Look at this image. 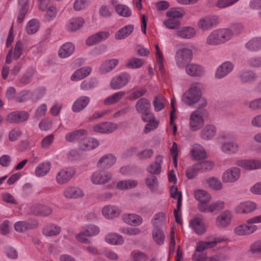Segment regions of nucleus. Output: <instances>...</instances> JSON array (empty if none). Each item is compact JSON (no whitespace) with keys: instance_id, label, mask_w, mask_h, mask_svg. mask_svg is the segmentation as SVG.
<instances>
[{"instance_id":"1","label":"nucleus","mask_w":261,"mask_h":261,"mask_svg":"<svg viewBox=\"0 0 261 261\" xmlns=\"http://www.w3.org/2000/svg\"><path fill=\"white\" fill-rule=\"evenodd\" d=\"M232 36L233 33L230 29L215 30L207 37L206 43L210 45H218L228 41Z\"/></svg>"},{"instance_id":"2","label":"nucleus","mask_w":261,"mask_h":261,"mask_svg":"<svg viewBox=\"0 0 261 261\" xmlns=\"http://www.w3.org/2000/svg\"><path fill=\"white\" fill-rule=\"evenodd\" d=\"M201 85L199 83L192 84L189 89L184 94L182 100L188 106L196 103L202 95Z\"/></svg>"},{"instance_id":"3","label":"nucleus","mask_w":261,"mask_h":261,"mask_svg":"<svg viewBox=\"0 0 261 261\" xmlns=\"http://www.w3.org/2000/svg\"><path fill=\"white\" fill-rule=\"evenodd\" d=\"M192 58V50L184 47L176 51L174 59L177 67L179 69H184L191 61Z\"/></svg>"},{"instance_id":"4","label":"nucleus","mask_w":261,"mask_h":261,"mask_svg":"<svg viewBox=\"0 0 261 261\" xmlns=\"http://www.w3.org/2000/svg\"><path fill=\"white\" fill-rule=\"evenodd\" d=\"M136 111L141 114L143 121L149 120L153 117V113L150 111L151 104L148 99L146 98H141L135 105Z\"/></svg>"},{"instance_id":"5","label":"nucleus","mask_w":261,"mask_h":261,"mask_svg":"<svg viewBox=\"0 0 261 261\" xmlns=\"http://www.w3.org/2000/svg\"><path fill=\"white\" fill-rule=\"evenodd\" d=\"M76 173L75 168L67 167L61 169L57 174L56 181L59 185H64L68 182Z\"/></svg>"},{"instance_id":"6","label":"nucleus","mask_w":261,"mask_h":261,"mask_svg":"<svg viewBox=\"0 0 261 261\" xmlns=\"http://www.w3.org/2000/svg\"><path fill=\"white\" fill-rule=\"evenodd\" d=\"M112 177V174L110 172L104 170H99L92 173L91 180L95 185H103L109 182Z\"/></svg>"},{"instance_id":"7","label":"nucleus","mask_w":261,"mask_h":261,"mask_svg":"<svg viewBox=\"0 0 261 261\" xmlns=\"http://www.w3.org/2000/svg\"><path fill=\"white\" fill-rule=\"evenodd\" d=\"M30 114L27 111H16L10 113L6 116V121L10 123L19 124L27 121Z\"/></svg>"},{"instance_id":"8","label":"nucleus","mask_w":261,"mask_h":261,"mask_svg":"<svg viewBox=\"0 0 261 261\" xmlns=\"http://www.w3.org/2000/svg\"><path fill=\"white\" fill-rule=\"evenodd\" d=\"M130 80V75L126 72L121 73L112 78L110 86L112 89H120L124 87Z\"/></svg>"},{"instance_id":"9","label":"nucleus","mask_w":261,"mask_h":261,"mask_svg":"<svg viewBox=\"0 0 261 261\" xmlns=\"http://www.w3.org/2000/svg\"><path fill=\"white\" fill-rule=\"evenodd\" d=\"M200 114V111L196 110L190 115L189 125L193 132L199 130L204 125V120Z\"/></svg>"},{"instance_id":"10","label":"nucleus","mask_w":261,"mask_h":261,"mask_svg":"<svg viewBox=\"0 0 261 261\" xmlns=\"http://www.w3.org/2000/svg\"><path fill=\"white\" fill-rule=\"evenodd\" d=\"M198 208L200 212L203 213H217L224 208V202L223 201L219 200L212 202L209 205L199 203Z\"/></svg>"},{"instance_id":"11","label":"nucleus","mask_w":261,"mask_h":261,"mask_svg":"<svg viewBox=\"0 0 261 261\" xmlns=\"http://www.w3.org/2000/svg\"><path fill=\"white\" fill-rule=\"evenodd\" d=\"M241 171L237 167H233L226 170L222 174V179L223 182H234L240 176Z\"/></svg>"},{"instance_id":"12","label":"nucleus","mask_w":261,"mask_h":261,"mask_svg":"<svg viewBox=\"0 0 261 261\" xmlns=\"http://www.w3.org/2000/svg\"><path fill=\"white\" fill-rule=\"evenodd\" d=\"M235 164L247 170H253L261 168V161L258 160H238Z\"/></svg>"},{"instance_id":"13","label":"nucleus","mask_w":261,"mask_h":261,"mask_svg":"<svg viewBox=\"0 0 261 261\" xmlns=\"http://www.w3.org/2000/svg\"><path fill=\"white\" fill-rule=\"evenodd\" d=\"M117 128V125L111 122L99 123L93 126V129L95 133L110 134Z\"/></svg>"},{"instance_id":"14","label":"nucleus","mask_w":261,"mask_h":261,"mask_svg":"<svg viewBox=\"0 0 261 261\" xmlns=\"http://www.w3.org/2000/svg\"><path fill=\"white\" fill-rule=\"evenodd\" d=\"M234 65L230 61H225L217 68L215 76L218 79H221L226 76L233 69Z\"/></svg>"},{"instance_id":"15","label":"nucleus","mask_w":261,"mask_h":261,"mask_svg":"<svg viewBox=\"0 0 261 261\" xmlns=\"http://www.w3.org/2000/svg\"><path fill=\"white\" fill-rule=\"evenodd\" d=\"M232 218L231 212L225 211L217 217L216 225L219 228H224L230 224Z\"/></svg>"},{"instance_id":"16","label":"nucleus","mask_w":261,"mask_h":261,"mask_svg":"<svg viewBox=\"0 0 261 261\" xmlns=\"http://www.w3.org/2000/svg\"><path fill=\"white\" fill-rule=\"evenodd\" d=\"M218 22V18L216 16H207L201 18L198 22V26L202 30L206 31L215 27Z\"/></svg>"},{"instance_id":"17","label":"nucleus","mask_w":261,"mask_h":261,"mask_svg":"<svg viewBox=\"0 0 261 261\" xmlns=\"http://www.w3.org/2000/svg\"><path fill=\"white\" fill-rule=\"evenodd\" d=\"M110 34L109 32L101 31L95 33L88 38L86 44L89 46H92L106 40Z\"/></svg>"},{"instance_id":"18","label":"nucleus","mask_w":261,"mask_h":261,"mask_svg":"<svg viewBox=\"0 0 261 261\" xmlns=\"http://www.w3.org/2000/svg\"><path fill=\"white\" fill-rule=\"evenodd\" d=\"M256 209V204L251 201H247L240 203L235 208V212L238 214H248Z\"/></svg>"},{"instance_id":"19","label":"nucleus","mask_w":261,"mask_h":261,"mask_svg":"<svg viewBox=\"0 0 261 261\" xmlns=\"http://www.w3.org/2000/svg\"><path fill=\"white\" fill-rule=\"evenodd\" d=\"M189 226L198 235L203 234L206 231L203 220L199 218L195 217L192 219L189 223Z\"/></svg>"},{"instance_id":"20","label":"nucleus","mask_w":261,"mask_h":261,"mask_svg":"<svg viewBox=\"0 0 261 261\" xmlns=\"http://www.w3.org/2000/svg\"><path fill=\"white\" fill-rule=\"evenodd\" d=\"M185 68L186 73L193 77L201 76L205 72L202 66L194 63L188 64Z\"/></svg>"},{"instance_id":"21","label":"nucleus","mask_w":261,"mask_h":261,"mask_svg":"<svg viewBox=\"0 0 261 261\" xmlns=\"http://www.w3.org/2000/svg\"><path fill=\"white\" fill-rule=\"evenodd\" d=\"M88 135V131L85 129H76L67 133L65 136V140L69 142L78 141L82 138Z\"/></svg>"},{"instance_id":"22","label":"nucleus","mask_w":261,"mask_h":261,"mask_svg":"<svg viewBox=\"0 0 261 261\" xmlns=\"http://www.w3.org/2000/svg\"><path fill=\"white\" fill-rule=\"evenodd\" d=\"M119 61L116 59L106 60L99 67L100 74H105L113 70L118 64Z\"/></svg>"},{"instance_id":"23","label":"nucleus","mask_w":261,"mask_h":261,"mask_svg":"<svg viewBox=\"0 0 261 261\" xmlns=\"http://www.w3.org/2000/svg\"><path fill=\"white\" fill-rule=\"evenodd\" d=\"M98 145V141L91 137L82 139L79 143V147L82 150H90L96 148Z\"/></svg>"},{"instance_id":"24","label":"nucleus","mask_w":261,"mask_h":261,"mask_svg":"<svg viewBox=\"0 0 261 261\" xmlns=\"http://www.w3.org/2000/svg\"><path fill=\"white\" fill-rule=\"evenodd\" d=\"M90 98L87 96L79 97L73 103L72 110L75 113H78L84 110L89 103Z\"/></svg>"},{"instance_id":"25","label":"nucleus","mask_w":261,"mask_h":261,"mask_svg":"<svg viewBox=\"0 0 261 261\" xmlns=\"http://www.w3.org/2000/svg\"><path fill=\"white\" fill-rule=\"evenodd\" d=\"M122 219L127 224L134 226H139L143 222L141 217L135 214H124Z\"/></svg>"},{"instance_id":"26","label":"nucleus","mask_w":261,"mask_h":261,"mask_svg":"<svg viewBox=\"0 0 261 261\" xmlns=\"http://www.w3.org/2000/svg\"><path fill=\"white\" fill-rule=\"evenodd\" d=\"M116 158L111 153H108L101 156L97 162V166L105 168H109L116 162Z\"/></svg>"},{"instance_id":"27","label":"nucleus","mask_w":261,"mask_h":261,"mask_svg":"<svg viewBox=\"0 0 261 261\" xmlns=\"http://www.w3.org/2000/svg\"><path fill=\"white\" fill-rule=\"evenodd\" d=\"M257 229V226L255 225H248L243 224L239 225L234 228V232L239 236H245L250 234Z\"/></svg>"},{"instance_id":"28","label":"nucleus","mask_w":261,"mask_h":261,"mask_svg":"<svg viewBox=\"0 0 261 261\" xmlns=\"http://www.w3.org/2000/svg\"><path fill=\"white\" fill-rule=\"evenodd\" d=\"M217 133V128L213 124L206 125L201 130L200 136L202 139L208 140L214 137Z\"/></svg>"},{"instance_id":"29","label":"nucleus","mask_w":261,"mask_h":261,"mask_svg":"<svg viewBox=\"0 0 261 261\" xmlns=\"http://www.w3.org/2000/svg\"><path fill=\"white\" fill-rule=\"evenodd\" d=\"M18 15L17 21L21 23L29 9V0H18Z\"/></svg>"},{"instance_id":"30","label":"nucleus","mask_w":261,"mask_h":261,"mask_svg":"<svg viewBox=\"0 0 261 261\" xmlns=\"http://www.w3.org/2000/svg\"><path fill=\"white\" fill-rule=\"evenodd\" d=\"M84 195L82 190L77 187H67L64 191V195L67 198H79L83 197Z\"/></svg>"},{"instance_id":"31","label":"nucleus","mask_w":261,"mask_h":261,"mask_svg":"<svg viewBox=\"0 0 261 261\" xmlns=\"http://www.w3.org/2000/svg\"><path fill=\"white\" fill-rule=\"evenodd\" d=\"M75 49L74 45L71 42L64 43L60 48L58 54L59 56L61 58H66L70 56Z\"/></svg>"},{"instance_id":"32","label":"nucleus","mask_w":261,"mask_h":261,"mask_svg":"<svg viewBox=\"0 0 261 261\" xmlns=\"http://www.w3.org/2000/svg\"><path fill=\"white\" fill-rule=\"evenodd\" d=\"M221 149L226 154H232L237 153L239 149V144L234 142H224L222 144Z\"/></svg>"},{"instance_id":"33","label":"nucleus","mask_w":261,"mask_h":261,"mask_svg":"<svg viewBox=\"0 0 261 261\" xmlns=\"http://www.w3.org/2000/svg\"><path fill=\"white\" fill-rule=\"evenodd\" d=\"M51 165L50 162L44 161L39 164L36 167L35 174L37 177H43L50 171Z\"/></svg>"},{"instance_id":"34","label":"nucleus","mask_w":261,"mask_h":261,"mask_svg":"<svg viewBox=\"0 0 261 261\" xmlns=\"http://www.w3.org/2000/svg\"><path fill=\"white\" fill-rule=\"evenodd\" d=\"M91 68L89 67H85L76 70L71 76L70 79L72 81H77L84 79L89 75L91 72Z\"/></svg>"},{"instance_id":"35","label":"nucleus","mask_w":261,"mask_h":261,"mask_svg":"<svg viewBox=\"0 0 261 261\" xmlns=\"http://www.w3.org/2000/svg\"><path fill=\"white\" fill-rule=\"evenodd\" d=\"M176 35L184 39H191L196 35L195 30L190 27H182L176 31Z\"/></svg>"},{"instance_id":"36","label":"nucleus","mask_w":261,"mask_h":261,"mask_svg":"<svg viewBox=\"0 0 261 261\" xmlns=\"http://www.w3.org/2000/svg\"><path fill=\"white\" fill-rule=\"evenodd\" d=\"M163 157L161 155H158L155 158V162L150 164L147 168V171L153 174H159L161 171V165Z\"/></svg>"},{"instance_id":"37","label":"nucleus","mask_w":261,"mask_h":261,"mask_svg":"<svg viewBox=\"0 0 261 261\" xmlns=\"http://www.w3.org/2000/svg\"><path fill=\"white\" fill-rule=\"evenodd\" d=\"M102 215L107 218H113L119 214V209L112 205L105 206L102 210Z\"/></svg>"},{"instance_id":"38","label":"nucleus","mask_w":261,"mask_h":261,"mask_svg":"<svg viewBox=\"0 0 261 261\" xmlns=\"http://www.w3.org/2000/svg\"><path fill=\"white\" fill-rule=\"evenodd\" d=\"M84 22V19L82 17L72 18L67 23V29L69 31H75L83 26Z\"/></svg>"},{"instance_id":"39","label":"nucleus","mask_w":261,"mask_h":261,"mask_svg":"<svg viewBox=\"0 0 261 261\" xmlns=\"http://www.w3.org/2000/svg\"><path fill=\"white\" fill-rule=\"evenodd\" d=\"M240 81L243 83H247L254 81L256 79V74L249 70H243L239 74Z\"/></svg>"},{"instance_id":"40","label":"nucleus","mask_w":261,"mask_h":261,"mask_svg":"<svg viewBox=\"0 0 261 261\" xmlns=\"http://www.w3.org/2000/svg\"><path fill=\"white\" fill-rule=\"evenodd\" d=\"M152 238L159 245H163L165 242V235L163 230L158 226H155L152 229Z\"/></svg>"},{"instance_id":"41","label":"nucleus","mask_w":261,"mask_h":261,"mask_svg":"<svg viewBox=\"0 0 261 261\" xmlns=\"http://www.w3.org/2000/svg\"><path fill=\"white\" fill-rule=\"evenodd\" d=\"M134 30V25L128 24L119 30L115 34V39L121 40L129 36Z\"/></svg>"},{"instance_id":"42","label":"nucleus","mask_w":261,"mask_h":261,"mask_svg":"<svg viewBox=\"0 0 261 261\" xmlns=\"http://www.w3.org/2000/svg\"><path fill=\"white\" fill-rule=\"evenodd\" d=\"M123 91H119L113 95L107 97L103 101V104L106 106L114 105L120 100L125 95Z\"/></svg>"},{"instance_id":"43","label":"nucleus","mask_w":261,"mask_h":261,"mask_svg":"<svg viewBox=\"0 0 261 261\" xmlns=\"http://www.w3.org/2000/svg\"><path fill=\"white\" fill-rule=\"evenodd\" d=\"M106 241L112 245H118L123 243V239L122 236L116 233H110L105 237Z\"/></svg>"},{"instance_id":"44","label":"nucleus","mask_w":261,"mask_h":261,"mask_svg":"<svg viewBox=\"0 0 261 261\" xmlns=\"http://www.w3.org/2000/svg\"><path fill=\"white\" fill-rule=\"evenodd\" d=\"M194 196L196 200L200 202L199 203L206 204L211 199V195L206 191L202 190H196L194 192Z\"/></svg>"},{"instance_id":"45","label":"nucleus","mask_w":261,"mask_h":261,"mask_svg":"<svg viewBox=\"0 0 261 261\" xmlns=\"http://www.w3.org/2000/svg\"><path fill=\"white\" fill-rule=\"evenodd\" d=\"M61 228L54 224L45 226L43 229V233L46 236H54L60 233Z\"/></svg>"},{"instance_id":"46","label":"nucleus","mask_w":261,"mask_h":261,"mask_svg":"<svg viewBox=\"0 0 261 261\" xmlns=\"http://www.w3.org/2000/svg\"><path fill=\"white\" fill-rule=\"evenodd\" d=\"M245 47L252 51L261 49V37L253 38L250 40L245 44Z\"/></svg>"},{"instance_id":"47","label":"nucleus","mask_w":261,"mask_h":261,"mask_svg":"<svg viewBox=\"0 0 261 261\" xmlns=\"http://www.w3.org/2000/svg\"><path fill=\"white\" fill-rule=\"evenodd\" d=\"M32 212L36 215H40L43 216H47L50 214L52 210L47 206L44 205H38L32 207Z\"/></svg>"},{"instance_id":"48","label":"nucleus","mask_w":261,"mask_h":261,"mask_svg":"<svg viewBox=\"0 0 261 261\" xmlns=\"http://www.w3.org/2000/svg\"><path fill=\"white\" fill-rule=\"evenodd\" d=\"M35 72L36 70L33 67H30L28 68L25 72L20 79L19 82L23 85H27L30 83Z\"/></svg>"},{"instance_id":"49","label":"nucleus","mask_w":261,"mask_h":261,"mask_svg":"<svg viewBox=\"0 0 261 261\" xmlns=\"http://www.w3.org/2000/svg\"><path fill=\"white\" fill-rule=\"evenodd\" d=\"M192 156L196 160H201L206 156V152L203 148L200 145L197 144L194 146L191 150Z\"/></svg>"},{"instance_id":"50","label":"nucleus","mask_w":261,"mask_h":261,"mask_svg":"<svg viewBox=\"0 0 261 261\" xmlns=\"http://www.w3.org/2000/svg\"><path fill=\"white\" fill-rule=\"evenodd\" d=\"M138 185V181L136 180H124L119 181L117 184V187L119 189L126 190L134 188Z\"/></svg>"},{"instance_id":"51","label":"nucleus","mask_w":261,"mask_h":261,"mask_svg":"<svg viewBox=\"0 0 261 261\" xmlns=\"http://www.w3.org/2000/svg\"><path fill=\"white\" fill-rule=\"evenodd\" d=\"M97 81L95 79H88L82 82L80 88L84 91H88L96 87Z\"/></svg>"},{"instance_id":"52","label":"nucleus","mask_w":261,"mask_h":261,"mask_svg":"<svg viewBox=\"0 0 261 261\" xmlns=\"http://www.w3.org/2000/svg\"><path fill=\"white\" fill-rule=\"evenodd\" d=\"M47 110V106L45 103L40 105L35 110L33 116L34 119L37 121H39L42 117L45 116Z\"/></svg>"},{"instance_id":"53","label":"nucleus","mask_w":261,"mask_h":261,"mask_svg":"<svg viewBox=\"0 0 261 261\" xmlns=\"http://www.w3.org/2000/svg\"><path fill=\"white\" fill-rule=\"evenodd\" d=\"M117 14L122 17H127L131 15L132 11L129 7L124 5H117L115 7Z\"/></svg>"},{"instance_id":"54","label":"nucleus","mask_w":261,"mask_h":261,"mask_svg":"<svg viewBox=\"0 0 261 261\" xmlns=\"http://www.w3.org/2000/svg\"><path fill=\"white\" fill-rule=\"evenodd\" d=\"M46 90L44 88L39 87L34 90L31 93L30 99L33 102H37L41 99L45 94Z\"/></svg>"},{"instance_id":"55","label":"nucleus","mask_w":261,"mask_h":261,"mask_svg":"<svg viewBox=\"0 0 261 261\" xmlns=\"http://www.w3.org/2000/svg\"><path fill=\"white\" fill-rule=\"evenodd\" d=\"M100 231L99 228L94 225L87 226L82 230V234H85L87 237H92L97 235Z\"/></svg>"},{"instance_id":"56","label":"nucleus","mask_w":261,"mask_h":261,"mask_svg":"<svg viewBox=\"0 0 261 261\" xmlns=\"http://www.w3.org/2000/svg\"><path fill=\"white\" fill-rule=\"evenodd\" d=\"M144 62L143 59L132 58L128 60L125 66L129 68H139L143 65Z\"/></svg>"},{"instance_id":"57","label":"nucleus","mask_w":261,"mask_h":261,"mask_svg":"<svg viewBox=\"0 0 261 261\" xmlns=\"http://www.w3.org/2000/svg\"><path fill=\"white\" fill-rule=\"evenodd\" d=\"M196 165L199 172H203L211 170L214 167V163L210 161H206L196 164Z\"/></svg>"},{"instance_id":"58","label":"nucleus","mask_w":261,"mask_h":261,"mask_svg":"<svg viewBox=\"0 0 261 261\" xmlns=\"http://www.w3.org/2000/svg\"><path fill=\"white\" fill-rule=\"evenodd\" d=\"M39 28V23L37 20L33 19L29 21L26 26V31L29 34L36 33Z\"/></svg>"},{"instance_id":"59","label":"nucleus","mask_w":261,"mask_h":261,"mask_svg":"<svg viewBox=\"0 0 261 261\" xmlns=\"http://www.w3.org/2000/svg\"><path fill=\"white\" fill-rule=\"evenodd\" d=\"M15 230L19 232H23L28 229H32L31 225L26 221H18L14 225Z\"/></svg>"},{"instance_id":"60","label":"nucleus","mask_w":261,"mask_h":261,"mask_svg":"<svg viewBox=\"0 0 261 261\" xmlns=\"http://www.w3.org/2000/svg\"><path fill=\"white\" fill-rule=\"evenodd\" d=\"M145 184L150 190L153 191L158 187V179L154 175H148L145 179Z\"/></svg>"},{"instance_id":"61","label":"nucleus","mask_w":261,"mask_h":261,"mask_svg":"<svg viewBox=\"0 0 261 261\" xmlns=\"http://www.w3.org/2000/svg\"><path fill=\"white\" fill-rule=\"evenodd\" d=\"M132 259L127 261H147L148 256L141 251H133L132 252Z\"/></svg>"},{"instance_id":"62","label":"nucleus","mask_w":261,"mask_h":261,"mask_svg":"<svg viewBox=\"0 0 261 261\" xmlns=\"http://www.w3.org/2000/svg\"><path fill=\"white\" fill-rule=\"evenodd\" d=\"M208 186L214 190H219L222 189V185L221 181L215 177L209 178L207 180Z\"/></svg>"},{"instance_id":"63","label":"nucleus","mask_w":261,"mask_h":261,"mask_svg":"<svg viewBox=\"0 0 261 261\" xmlns=\"http://www.w3.org/2000/svg\"><path fill=\"white\" fill-rule=\"evenodd\" d=\"M144 121L148 122L145 127L144 131L146 133H148L155 129L159 125V121L155 120L153 115L152 118L149 119V120Z\"/></svg>"},{"instance_id":"64","label":"nucleus","mask_w":261,"mask_h":261,"mask_svg":"<svg viewBox=\"0 0 261 261\" xmlns=\"http://www.w3.org/2000/svg\"><path fill=\"white\" fill-rule=\"evenodd\" d=\"M46 13L45 15V20L47 21H50L54 19L56 17L57 10L55 7L51 6L48 9L46 8Z\"/></svg>"}]
</instances>
